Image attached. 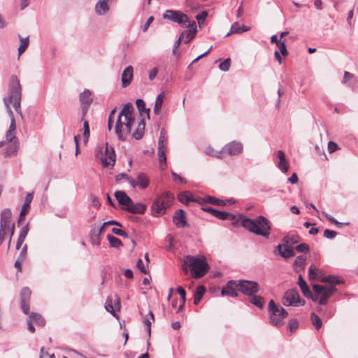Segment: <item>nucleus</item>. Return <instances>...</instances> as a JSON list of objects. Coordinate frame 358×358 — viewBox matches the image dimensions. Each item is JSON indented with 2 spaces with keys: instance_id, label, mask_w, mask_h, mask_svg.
Listing matches in <instances>:
<instances>
[{
  "instance_id": "nucleus-48",
  "label": "nucleus",
  "mask_w": 358,
  "mask_h": 358,
  "mask_svg": "<svg viewBox=\"0 0 358 358\" xmlns=\"http://www.w3.org/2000/svg\"><path fill=\"white\" fill-rule=\"evenodd\" d=\"M3 103L5 104V106H6V110H7V113L10 118V121L13 120V119H15L14 117V115H13V113L10 108V97H4L3 98Z\"/></svg>"
},
{
  "instance_id": "nucleus-31",
  "label": "nucleus",
  "mask_w": 358,
  "mask_h": 358,
  "mask_svg": "<svg viewBox=\"0 0 358 358\" xmlns=\"http://www.w3.org/2000/svg\"><path fill=\"white\" fill-rule=\"evenodd\" d=\"M178 200L186 205L188 204L189 202L194 200V198L192 196V194L189 191H185L182 192H180L178 196Z\"/></svg>"
},
{
  "instance_id": "nucleus-36",
  "label": "nucleus",
  "mask_w": 358,
  "mask_h": 358,
  "mask_svg": "<svg viewBox=\"0 0 358 358\" xmlns=\"http://www.w3.org/2000/svg\"><path fill=\"white\" fill-rule=\"evenodd\" d=\"M213 216L222 220H229L231 217H234V215L226 211H220L218 210H215V211H214V214L213 215Z\"/></svg>"
},
{
  "instance_id": "nucleus-40",
  "label": "nucleus",
  "mask_w": 358,
  "mask_h": 358,
  "mask_svg": "<svg viewBox=\"0 0 358 358\" xmlns=\"http://www.w3.org/2000/svg\"><path fill=\"white\" fill-rule=\"evenodd\" d=\"M107 240L108 241L110 245L112 248H117L120 246H122V241L119 238H117L112 235H110V234L107 235Z\"/></svg>"
},
{
  "instance_id": "nucleus-3",
  "label": "nucleus",
  "mask_w": 358,
  "mask_h": 358,
  "mask_svg": "<svg viewBox=\"0 0 358 358\" xmlns=\"http://www.w3.org/2000/svg\"><path fill=\"white\" fill-rule=\"evenodd\" d=\"M187 268L194 278L203 277L210 268L205 257H199L192 255H186L183 258V270L185 272L187 271Z\"/></svg>"
},
{
  "instance_id": "nucleus-11",
  "label": "nucleus",
  "mask_w": 358,
  "mask_h": 358,
  "mask_svg": "<svg viewBox=\"0 0 358 358\" xmlns=\"http://www.w3.org/2000/svg\"><path fill=\"white\" fill-rule=\"evenodd\" d=\"M238 281V290L246 296H252L259 290V285L256 281L239 280Z\"/></svg>"
},
{
  "instance_id": "nucleus-33",
  "label": "nucleus",
  "mask_w": 358,
  "mask_h": 358,
  "mask_svg": "<svg viewBox=\"0 0 358 358\" xmlns=\"http://www.w3.org/2000/svg\"><path fill=\"white\" fill-rule=\"evenodd\" d=\"M154 320H155L154 315H153L152 312L150 311L143 320V323L147 328L149 338L150 337V334H151V324L154 321Z\"/></svg>"
},
{
  "instance_id": "nucleus-46",
  "label": "nucleus",
  "mask_w": 358,
  "mask_h": 358,
  "mask_svg": "<svg viewBox=\"0 0 358 358\" xmlns=\"http://www.w3.org/2000/svg\"><path fill=\"white\" fill-rule=\"evenodd\" d=\"M277 46L279 48V52H280L283 57H287L288 55V51L285 45V40H281V38H279V43Z\"/></svg>"
},
{
  "instance_id": "nucleus-34",
  "label": "nucleus",
  "mask_w": 358,
  "mask_h": 358,
  "mask_svg": "<svg viewBox=\"0 0 358 358\" xmlns=\"http://www.w3.org/2000/svg\"><path fill=\"white\" fill-rule=\"evenodd\" d=\"M19 38H20V45L18 48V55L20 56L28 48L29 44V36H27L26 38H22V36H20Z\"/></svg>"
},
{
  "instance_id": "nucleus-63",
  "label": "nucleus",
  "mask_w": 358,
  "mask_h": 358,
  "mask_svg": "<svg viewBox=\"0 0 358 358\" xmlns=\"http://www.w3.org/2000/svg\"><path fill=\"white\" fill-rule=\"evenodd\" d=\"M158 73V69L157 67H154L149 71L148 77L150 80H152L155 78L156 76Z\"/></svg>"
},
{
  "instance_id": "nucleus-54",
  "label": "nucleus",
  "mask_w": 358,
  "mask_h": 358,
  "mask_svg": "<svg viewBox=\"0 0 358 358\" xmlns=\"http://www.w3.org/2000/svg\"><path fill=\"white\" fill-rule=\"evenodd\" d=\"M208 13L206 10L202 11L196 16L199 24L201 26L206 20Z\"/></svg>"
},
{
  "instance_id": "nucleus-9",
  "label": "nucleus",
  "mask_w": 358,
  "mask_h": 358,
  "mask_svg": "<svg viewBox=\"0 0 358 358\" xmlns=\"http://www.w3.org/2000/svg\"><path fill=\"white\" fill-rule=\"evenodd\" d=\"M103 148L101 147L99 148L96 157H99L103 166H113L116 160V155L113 148L109 146L108 143H106L104 149V154H103Z\"/></svg>"
},
{
  "instance_id": "nucleus-39",
  "label": "nucleus",
  "mask_w": 358,
  "mask_h": 358,
  "mask_svg": "<svg viewBox=\"0 0 358 358\" xmlns=\"http://www.w3.org/2000/svg\"><path fill=\"white\" fill-rule=\"evenodd\" d=\"M177 292H178V294L181 298V302H180V304L177 310V313H178L183 309L185 304L186 298H185V290L183 289V287H178L177 288Z\"/></svg>"
},
{
  "instance_id": "nucleus-35",
  "label": "nucleus",
  "mask_w": 358,
  "mask_h": 358,
  "mask_svg": "<svg viewBox=\"0 0 358 358\" xmlns=\"http://www.w3.org/2000/svg\"><path fill=\"white\" fill-rule=\"evenodd\" d=\"M189 28H190L188 31H184L185 32V35H186V38L185 40V43H188L189 42H190L195 36L196 34V26H194V27H188Z\"/></svg>"
},
{
  "instance_id": "nucleus-45",
  "label": "nucleus",
  "mask_w": 358,
  "mask_h": 358,
  "mask_svg": "<svg viewBox=\"0 0 358 358\" xmlns=\"http://www.w3.org/2000/svg\"><path fill=\"white\" fill-rule=\"evenodd\" d=\"M319 273H320L321 271H319L315 266L313 265H311L309 268H308V276H309V279L310 280H315L317 277H318V274Z\"/></svg>"
},
{
  "instance_id": "nucleus-59",
  "label": "nucleus",
  "mask_w": 358,
  "mask_h": 358,
  "mask_svg": "<svg viewBox=\"0 0 358 358\" xmlns=\"http://www.w3.org/2000/svg\"><path fill=\"white\" fill-rule=\"evenodd\" d=\"M309 250V245L306 243H301L296 247V250L299 252H308Z\"/></svg>"
},
{
  "instance_id": "nucleus-17",
  "label": "nucleus",
  "mask_w": 358,
  "mask_h": 358,
  "mask_svg": "<svg viewBox=\"0 0 358 358\" xmlns=\"http://www.w3.org/2000/svg\"><path fill=\"white\" fill-rule=\"evenodd\" d=\"M173 223L179 228H184L187 225L185 211L182 209L177 210L173 217Z\"/></svg>"
},
{
  "instance_id": "nucleus-22",
  "label": "nucleus",
  "mask_w": 358,
  "mask_h": 358,
  "mask_svg": "<svg viewBox=\"0 0 358 358\" xmlns=\"http://www.w3.org/2000/svg\"><path fill=\"white\" fill-rule=\"evenodd\" d=\"M110 0H99V1L95 6V10L97 14L104 15L108 10V2Z\"/></svg>"
},
{
  "instance_id": "nucleus-4",
  "label": "nucleus",
  "mask_w": 358,
  "mask_h": 358,
  "mask_svg": "<svg viewBox=\"0 0 358 358\" xmlns=\"http://www.w3.org/2000/svg\"><path fill=\"white\" fill-rule=\"evenodd\" d=\"M7 97H10V103H13L15 110L23 118L21 110L22 87L20 80L15 75H12L10 78Z\"/></svg>"
},
{
  "instance_id": "nucleus-64",
  "label": "nucleus",
  "mask_w": 358,
  "mask_h": 358,
  "mask_svg": "<svg viewBox=\"0 0 358 358\" xmlns=\"http://www.w3.org/2000/svg\"><path fill=\"white\" fill-rule=\"evenodd\" d=\"M21 308L23 313L27 315L29 310V301H21Z\"/></svg>"
},
{
  "instance_id": "nucleus-30",
  "label": "nucleus",
  "mask_w": 358,
  "mask_h": 358,
  "mask_svg": "<svg viewBox=\"0 0 358 358\" xmlns=\"http://www.w3.org/2000/svg\"><path fill=\"white\" fill-rule=\"evenodd\" d=\"M19 148L18 141H15L11 143V144L8 146L5 151V156L10 157L12 155H16L17 152V150Z\"/></svg>"
},
{
  "instance_id": "nucleus-7",
  "label": "nucleus",
  "mask_w": 358,
  "mask_h": 358,
  "mask_svg": "<svg viewBox=\"0 0 358 358\" xmlns=\"http://www.w3.org/2000/svg\"><path fill=\"white\" fill-rule=\"evenodd\" d=\"M163 18L179 24L182 27H194V21H190L188 16L178 10H167L163 15Z\"/></svg>"
},
{
  "instance_id": "nucleus-41",
  "label": "nucleus",
  "mask_w": 358,
  "mask_h": 358,
  "mask_svg": "<svg viewBox=\"0 0 358 358\" xmlns=\"http://www.w3.org/2000/svg\"><path fill=\"white\" fill-rule=\"evenodd\" d=\"M283 241L285 244H295L300 241V237L298 235L292 234L284 237Z\"/></svg>"
},
{
  "instance_id": "nucleus-6",
  "label": "nucleus",
  "mask_w": 358,
  "mask_h": 358,
  "mask_svg": "<svg viewBox=\"0 0 358 358\" xmlns=\"http://www.w3.org/2000/svg\"><path fill=\"white\" fill-rule=\"evenodd\" d=\"M268 312L270 323L275 327H281L284 324V319L288 315L287 311L276 305L272 299L268 303Z\"/></svg>"
},
{
  "instance_id": "nucleus-10",
  "label": "nucleus",
  "mask_w": 358,
  "mask_h": 358,
  "mask_svg": "<svg viewBox=\"0 0 358 358\" xmlns=\"http://www.w3.org/2000/svg\"><path fill=\"white\" fill-rule=\"evenodd\" d=\"M313 289L316 295L320 296L319 299L320 305H326L328 302V299L336 291V289L334 286L325 287L319 285H314Z\"/></svg>"
},
{
  "instance_id": "nucleus-51",
  "label": "nucleus",
  "mask_w": 358,
  "mask_h": 358,
  "mask_svg": "<svg viewBox=\"0 0 358 358\" xmlns=\"http://www.w3.org/2000/svg\"><path fill=\"white\" fill-rule=\"evenodd\" d=\"M206 153L208 155L215 157L217 158L221 159L222 157V150L220 152H217V151L214 150V149L211 147H208L206 149Z\"/></svg>"
},
{
  "instance_id": "nucleus-58",
  "label": "nucleus",
  "mask_w": 358,
  "mask_h": 358,
  "mask_svg": "<svg viewBox=\"0 0 358 358\" xmlns=\"http://www.w3.org/2000/svg\"><path fill=\"white\" fill-rule=\"evenodd\" d=\"M6 141L9 143H12L15 141H18L15 136V133L14 131H11L8 130L6 134Z\"/></svg>"
},
{
  "instance_id": "nucleus-18",
  "label": "nucleus",
  "mask_w": 358,
  "mask_h": 358,
  "mask_svg": "<svg viewBox=\"0 0 358 358\" xmlns=\"http://www.w3.org/2000/svg\"><path fill=\"white\" fill-rule=\"evenodd\" d=\"M133 78V67L128 66L122 72L121 76L122 86L127 87L131 82Z\"/></svg>"
},
{
  "instance_id": "nucleus-47",
  "label": "nucleus",
  "mask_w": 358,
  "mask_h": 358,
  "mask_svg": "<svg viewBox=\"0 0 358 358\" xmlns=\"http://www.w3.org/2000/svg\"><path fill=\"white\" fill-rule=\"evenodd\" d=\"M306 258L303 257V255L298 256L294 262V266H296V268H303L306 264Z\"/></svg>"
},
{
  "instance_id": "nucleus-42",
  "label": "nucleus",
  "mask_w": 358,
  "mask_h": 358,
  "mask_svg": "<svg viewBox=\"0 0 358 358\" xmlns=\"http://www.w3.org/2000/svg\"><path fill=\"white\" fill-rule=\"evenodd\" d=\"M310 320L313 325L315 327L316 329H320L322 326V322L320 317L317 315L315 313H312L310 315Z\"/></svg>"
},
{
  "instance_id": "nucleus-55",
  "label": "nucleus",
  "mask_w": 358,
  "mask_h": 358,
  "mask_svg": "<svg viewBox=\"0 0 358 358\" xmlns=\"http://www.w3.org/2000/svg\"><path fill=\"white\" fill-rule=\"evenodd\" d=\"M105 308L106 310L110 313L113 315H115L114 308L113 306V301L112 299L110 298H108L105 304Z\"/></svg>"
},
{
  "instance_id": "nucleus-8",
  "label": "nucleus",
  "mask_w": 358,
  "mask_h": 358,
  "mask_svg": "<svg viewBox=\"0 0 358 358\" xmlns=\"http://www.w3.org/2000/svg\"><path fill=\"white\" fill-rule=\"evenodd\" d=\"M167 134L165 129H162L158 141L157 155L159 162V167L162 170L166 168V152L167 150Z\"/></svg>"
},
{
  "instance_id": "nucleus-62",
  "label": "nucleus",
  "mask_w": 358,
  "mask_h": 358,
  "mask_svg": "<svg viewBox=\"0 0 358 358\" xmlns=\"http://www.w3.org/2000/svg\"><path fill=\"white\" fill-rule=\"evenodd\" d=\"M338 149V146L336 143H334L333 141H329L328 143V150L330 153H332V152L336 151Z\"/></svg>"
},
{
  "instance_id": "nucleus-28",
  "label": "nucleus",
  "mask_w": 358,
  "mask_h": 358,
  "mask_svg": "<svg viewBox=\"0 0 358 358\" xmlns=\"http://www.w3.org/2000/svg\"><path fill=\"white\" fill-rule=\"evenodd\" d=\"M206 287L203 285H200L197 287L194 294V304L198 305L201 300L202 299L205 292H206Z\"/></svg>"
},
{
  "instance_id": "nucleus-2",
  "label": "nucleus",
  "mask_w": 358,
  "mask_h": 358,
  "mask_svg": "<svg viewBox=\"0 0 358 358\" xmlns=\"http://www.w3.org/2000/svg\"><path fill=\"white\" fill-rule=\"evenodd\" d=\"M240 221L245 229L256 235L268 238L271 234V222L263 215H259L256 219L240 215Z\"/></svg>"
},
{
  "instance_id": "nucleus-44",
  "label": "nucleus",
  "mask_w": 358,
  "mask_h": 358,
  "mask_svg": "<svg viewBox=\"0 0 358 358\" xmlns=\"http://www.w3.org/2000/svg\"><path fill=\"white\" fill-rule=\"evenodd\" d=\"M31 291L28 287H24L20 292L21 301H29Z\"/></svg>"
},
{
  "instance_id": "nucleus-23",
  "label": "nucleus",
  "mask_w": 358,
  "mask_h": 358,
  "mask_svg": "<svg viewBox=\"0 0 358 358\" xmlns=\"http://www.w3.org/2000/svg\"><path fill=\"white\" fill-rule=\"evenodd\" d=\"M79 100L81 105H90L92 102L91 92L89 90L85 89L80 94Z\"/></svg>"
},
{
  "instance_id": "nucleus-21",
  "label": "nucleus",
  "mask_w": 358,
  "mask_h": 358,
  "mask_svg": "<svg viewBox=\"0 0 358 358\" xmlns=\"http://www.w3.org/2000/svg\"><path fill=\"white\" fill-rule=\"evenodd\" d=\"M277 157L279 159V162L278 163V167L279 168V169L283 173L287 172L288 164L287 163L284 152L282 150L278 151Z\"/></svg>"
},
{
  "instance_id": "nucleus-52",
  "label": "nucleus",
  "mask_w": 358,
  "mask_h": 358,
  "mask_svg": "<svg viewBox=\"0 0 358 358\" xmlns=\"http://www.w3.org/2000/svg\"><path fill=\"white\" fill-rule=\"evenodd\" d=\"M231 66V59L227 58L223 62H220L219 69L222 71H228Z\"/></svg>"
},
{
  "instance_id": "nucleus-37",
  "label": "nucleus",
  "mask_w": 358,
  "mask_h": 358,
  "mask_svg": "<svg viewBox=\"0 0 358 358\" xmlns=\"http://www.w3.org/2000/svg\"><path fill=\"white\" fill-rule=\"evenodd\" d=\"M30 320L33 321L38 326H44L45 325V320L43 318V317L38 313H32L29 315Z\"/></svg>"
},
{
  "instance_id": "nucleus-26",
  "label": "nucleus",
  "mask_w": 358,
  "mask_h": 358,
  "mask_svg": "<svg viewBox=\"0 0 358 358\" xmlns=\"http://www.w3.org/2000/svg\"><path fill=\"white\" fill-rule=\"evenodd\" d=\"M298 285L306 297H312V292L301 275H299Z\"/></svg>"
},
{
  "instance_id": "nucleus-5",
  "label": "nucleus",
  "mask_w": 358,
  "mask_h": 358,
  "mask_svg": "<svg viewBox=\"0 0 358 358\" xmlns=\"http://www.w3.org/2000/svg\"><path fill=\"white\" fill-rule=\"evenodd\" d=\"M173 198V195L170 192H164L158 196L152 205V215L155 217L164 215L171 206Z\"/></svg>"
},
{
  "instance_id": "nucleus-19",
  "label": "nucleus",
  "mask_w": 358,
  "mask_h": 358,
  "mask_svg": "<svg viewBox=\"0 0 358 358\" xmlns=\"http://www.w3.org/2000/svg\"><path fill=\"white\" fill-rule=\"evenodd\" d=\"M277 249L281 257L287 259L295 255L294 250L292 248L286 245L285 244L283 246L281 245H278L277 246Z\"/></svg>"
},
{
  "instance_id": "nucleus-12",
  "label": "nucleus",
  "mask_w": 358,
  "mask_h": 358,
  "mask_svg": "<svg viewBox=\"0 0 358 358\" xmlns=\"http://www.w3.org/2000/svg\"><path fill=\"white\" fill-rule=\"evenodd\" d=\"M282 303L285 306H299L305 304V301L300 299L299 294L295 289L287 290L284 294Z\"/></svg>"
},
{
  "instance_id": "nucleus-32",
  "label": "nucleus",
  "mask_w": 358,
  "mask_h": 358,
  "mask_svg": "<svg viewBox=\"0 0 358 358\" xmlns=\"http://www.w3.org/2000/svg\"><path fill=\"white\" fill-rule=\"evenodd\" d=\"M320 280L322 282L329 283L330 286H334V287L336 285H338V284H341L343 282L337 277L334 276V275H328V276L322 277V278H321Z\"/></svg>"
},
{
  "instance_id": "nucleus-20",
  "label": "nucleus",
  "mask_w": 358,
  "mask_h": 358,
  "mask_svg": "<svg viewBox=\"0 0 358 358\" xmlns=\"http://www.w3.org/2000/svg\"><path fill=\"white\" fill-rule=\"evenodd\" d=\"M115 196L118 203L123 206V207H127L131 200V199L123 191H116L115 192Z\"/></svg>"
},
{
  "instance_id": "nucleus-24",
  "label": "nucleus",
  "mask_w": 358,
  "mask_h": 358,
  "mask_svg": "<svg viewBox=\"0 0 358 358\" xmlns=\"http://www.w3.org/2000/svg\"><path fill=\"white\" fill-rule=\"evenodd\" d=\"M145 128V121L143 119H141L138 124L137 128L133 133L132 136L136 140L141 139L144 135Z\"/></svg>"
},
{
  "instance_id": "nucleus-61",
  "label": "nucleus",
  "mask_w": 358,
  "mask_h": 358,
  "mask_svg": "<svg viewBox=\"0 0 358 358\" xmlns=\"http://www.w3.org/2000/svg\"><path fill=\"white\" fill-rule=\"evenodd\" d=\"M136 266L143 273L146 274L148 273L142 259H139L138 260L136 263Z\"/></svg>"
},
{
  "instance_id": "nucleus-43",
  "label": "nucleus",
  "mask_w": 358,
  "mask_h": 358,
  "mask_svg": "<svg viewBox=\"0 0 358 358\" xmlns=\"http://www.w3.org/2000/svg\"><path fill=\"white\" fill-rule=\"evenodd\" d=\"M205 203H209L215 204L217 206H225L226 205V201L219 199H216L211 196H208L205 197Z\"/></svg>"
},
{
  "instance_id": "nucleus-27",
  "label": "nucleus",
  "mask_w": 358,
  "mask_h": 358,
  "mask_svg": "<svg viewBox=\"0 0 358 358\" xmlns=\"http://www.w3.org/2000/svg\"><path fill=\"white\" fill-rule=\"evenodd\" d=\"M249 301L260 309L264 308L265 303L264 299L261 296L255 295V294L250 296Z\"/></svg>"
},
{
  "instance_id": "nucleus-38",
  "label": "nucleus",
  "mask_w": 358,
  "mask_h": 358,
  "mask_svg": "<svg viewBox=\"0 0 358 358\" xmlns=\"http://www.w3.org/2000/svg\"><path fill=\"white\" fill-rule=\"evenodd\" d=\"M136 104L137 108L139 110L140 113L141 114L142 113H146L148 117L149 118V111H150V109L149 108H146L145 101L143 99H138L136 101Z\"/></svg>"
},
{
  "instance_id": "nucleus-57",
  "label": "nucleus",
  "mask_w": 358,
  "mask_h": 358,
  "mask_svg": "<svg viewBox=\"0 0 358 358\" xmlns=\"http://www.w3.org/2000/svg\"><path fill=\"white\" fill-rule=\"evenodd\" d=\"M184 36H185V32H182L180 36H179V38L175 42V44L173 45V55H177L178 54L176 50L178 49V48L181 44L182 41Z\"/></svg>"
},
{
  "instance_id": "nucleus-29",
  "label": "nucleus",
  "mask_w": 358,
  "mask_h": 358,
  "mask_svg": "<svg viewBox=\"0 0 358 358\" xmlns=\"http://www.w3.org/2000/svg\"><path fill=\"white\" fill-rule=\"evenodd\" d=\"M164 98V92H161L159 94L157 95L156 100H155L154 109H153L154 113L155 115L159 114L161 109H162V104H163Z\"/></svg>"
},
{
  "instance_id": "nucleus-14",
  "label": "nucleus",
  "mask_w": 358,
  "mask_h": 358,
  "mask_svg": "<svg viewBox=\"0 0 358 358\" xmlns=\"http://www.w3.org/2000/svg\"><path fill=\"white\" fill-rule=\"evenodd\" d=\"M238 286L237 280H229L226 285L222 288V296H230L231 297H237L238 296Z\"/></svg>"
},
{
  "instance_id": "nucleus-56",
  "label": "nucleus",
  "mask_w": 358,
  "mask_h": 358,
  "mask_svg": "<svg viewBox=\"0 0 358 358\" xmlns=\"http://www.w3.org/2000/svg\"><path fill=\"white\" fill-rule=\"evenodd\" d=\"M240 34L241 33V26L238 22H234L231 27L230 31L227 34L226 36H228L230 35V34Z\"/></svg>"
},
{
  "instance_id": "nucleus-50",
  "label": "nucleus",
  "mask_w": 358,
  "mask_h": 358,
  "mask_svg": "<svg viewBox=\"0 0 358 358\" xmlns=\"http://www.w3.org/2000/svg\"><path fill=\"white\" fill-rule=\"evenodd\" d=\"M83 129H84V131H83L84 142L87 143L88 141L90 134V126H89V123H88L87 120L83 121Z\"/></svg>"
},
{
  "instance_id": "nucleus-16",
  "label": "nucleus",
  "mask_w": 358,
  "mask_h": 358,
  "mask_svg": "<svg viewBox=\"0 0 358 358\" xmlns=\"http://www.w3.org/2000/svg\"><path fill=\"white\" fill-rule=\"evenodd\" d=\"M146 205L142 203H134L132 199L127 207H122V210L133 214H143L146 210Z\"/></svg>"
},
{
  "instance_id": "nucleus-15",
  "label": "nucleus",
  "mask_w": 358,
  "mask_h": 358,
  "mask_svg": "<svg viewBox=\"0 0 358 358\" xmlns=\"http://www.w3.org/2000/svg\"><path fill=\"white\" fill-rule=\"evenodd\" d=\"M15 224L12 222V213L10 209L5 208L1 213L0 229L7 230Z\"/></svg>"
},
{
  "instance_id": "nucleus-53",
  "label": "nucleus",
  "mask_w": 358,
  "mask_h": 358,
  "mask_svg": "<svg viewBox=\"0 0 358 358\" xmlns=\"http://www.w3.org/2000/svg\"><path fill=\"white\" fill-rule=\"evenodd\" d=\"M29 224L27 223L20 229L18 238L25 240L26 236L29 232Z\"/></svg>"
},
{
  "instance_id": "nucleus-49",
  "label": "nucleus",
  "mask_w": 358,
  "mask_h": 358,
  "mask_svg": "<svg viewBox=\"0 0 358 358\" xmlns=\"http://www.w3.org/2000/svg\"><path fill=\"white\" fill-rule=\"evenodd\" d=\"M299 328V322L296 319H292L289 321L287 329L292 334Z\"/></svg>"
},
{
  "instance_id": "nucleus-13",
  "label": "nucleus",
  "mask_w": 358,
  "mask_h": 358,
  "mask_svg": "<svg viewBox=\"0 0 358 358\" xmlns=\"http://www.w3.org/2000/svg\"><path fill=\"white\" fill-rule=\"evenodd\" d=\"M243 151V145L239 141H231L225 145L222 149V152L230 156L241 155Z\"/></svg>"
},
{
  "instance_id": "nucleus-25",
  "label": "nucleus",
  "mask_w": 358,
  "mask_h": 358,
  "mask_svg": "<svg viewBox=\"0 0 358 358\" xmlns=\"http://www.w3.org/2000/svg\"><path fill=\"white\" fill-rule=\"evenodd\" d=\"M137 186L141 189H145L150 184V180L148 176L144 173H140L137 176Z\"/></svg>"
},
{
  "instance_id": "nucleus-1",
  "label": "nucleus",
  "mask_w": 358,
  "mask_h": 358,
  "mask_svg": "<svg viewBox=\"0 0 358 358\" xmlns=\"http://www.w3.org/2000/svg\"><path fill=\"white\" fill-rule=\"evenodd\" d=\"M133 110V105L131 103H127L124 105L118 115L115 127V132L120 141H125L131 133V127L134 122Z\"/></svg>"
},
{
  "instance_id": "nucleus-60",
  "label": "nucleus",
  "mask_w": 358,
  "mask_h": 358,
  "mask_svg": "<svg viewBox=\"0 0 358 358\" xmlns=\"http://www.w3.org/2000/svg\"><path fill=\"white\" fill-rule=\"evenodd\" d=\"M337 235V232L330 229H325L324 231V236L328 239H332Z\"/></svg>"
}]
</instances>
